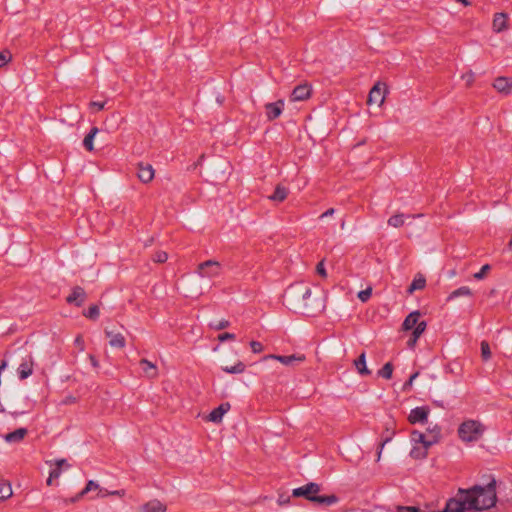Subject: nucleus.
<instances>
[{
	"label": "nucleus",
	"instance_id": "f257e3e1",
	"mask_svg": "<svg viewBox=\"0 0 512 512\" xmlns=\"http://www.w3.org/2000/svg\"><path fill=\"white\" fill-rule=\"evenodd\" d=\"M308 296L309 285L305 282H296L285 290L283 303L289 310L295 313L309 317L316 316L324 310L325 304L317 301L307 304L306 300Z\"/></svg>",
	"mask_w": 512,
	"mask_h": 512
},
{
	"label": "nucleus",
	"instance_id": "f03ea898",
	"mask_svg": "<svg viewBox=\"0 0 512 512\" xmlns=\"http://www.w3.org/2000/svg\"><path fill=\"white\" fill-rule=\"evenodd\" d=\"M460 492L467 496V504L473 509V512L490 509L497 501L494 478L485 486L474 485L468 489L460 488Z\"/></svg>",
	"mask_w": 512,
	"mask_h": 512
},
{
	"label": "nucleus",
	"instance_id": "7ed1b4c3",
	"mask_svg": "<svg viewBox=\"0 0 512 512\" xmlns=\"http://www.w3.org/2000/svg\"><path fill=\"white\" fill-rule=\"evenodd\" d=\"M321 491V485L315 482H309L301 487L292 490V497H303L306 500L324 506H331L339 501V497L335 494L318 495Z\"/></svg>",
	"mask_w": 512,
	"mask_h": 512
},
{
	"label": "nucleus",
	"instance_id": "20e7f679",
	"mask_svg": "<svg viewBox=\"0 0 512 512\" xmlns=\"http://www.w3.org/2000/svg\"><path fill=\"white\" fill-rule=\"evenodd\" d=\"M484 432V426L476 420H466L458 428V436L464 442L477 441Z\"/></svg>",
	"mask_w": 512,
	"mask_h": 512
},
{
	"label": "nucleus",
	"instance_id": "39448f33",
	"mask_svg": "<svg viewBox=\"0 0 512 512\" xmlns=\"http://www.w3.org/2000/svg\"><path fill=\"white\" fill-rule=\"evenodd\" d=\"M467 496L458 489L454 497L449 498L442 510L439 512H473V509L467 504Z\"/></svg>",
	"mask_w": 512,
	"mask_h": 512
},
{
	"label": "nucleus",
	"instance_id": "423d86ee",
	"mask_svg": "<svg viewBox=\"0 0 512 512\" xmlns=\"http://www.w3.org/2000/svg\"><path fill=\"white\" fill-rule=\"evenodd\" d=\"M222 272V265L216 260H207L200 263L197 267V273L200 277L215 278Z\"/></svg>",
	"mask_w": 512,
	"mask_h": 512
},
{
	"label": "nucleus",
	"instance_id": "0eeeda50",
	"mask_svg": "<svg viewBox=\"0 0 512 512\" xmlns=\"http://www.w3.org/2000/svg\"><path fill=\"white\" fill-rule=\"evenodd\" d=\"M268 359H274L279 361L285 366L294 367L295 365H298L305 361V356L303 354H292V355H266L262 358L263 361H266Z\"/></svg>",
	"mask_w": 512,
	"mask_h": 512
},
{
	"label": "nucleus",
	"instance_id": "6e6552de",
	"mask_svg": "<svg viewBox=\"0 0 512 512\" xmlns=\"http://www.w3.org/2000/svg\"><path fill=\"white\" fill-rule=\"evenodd\" d=\"M430 408L428 406H420L413 408L408 416V421L411 424L421 423L425 424L428 421Z\"/></svg>",
	"mask_w": 512,
	"mask_h": 512
},
{
	"label": "nucleus",
	"instance_id": "1a4fd4ad",
	"mask_svg": "<svg viewBox=\"0 0 512 512\" xmlns=\"http://www.w3.org/2000/svg\"><path fill=\"white\" fill-rule=\"evenodd\" d=\"M386 85L380 82L376 83L370 90L368 96V103H376L381 105L385 100Z\"/></svg>",
	"mask_w": 512,
	"mask_h": 512
},
{
	"label": "nucleus",
	"instance_id": "9d476101",
	"mask_svg": "<svg viewBox=\"0 0 512 512\" xmlns=\"http://www.w3.org/2000/svg\"><path fill=\"white\" fill-rule=\"evenodd\" d=\"M86 292L80 286H75L72 289V292L67 296L66 302L69 304H74L77 307H81L86 300Z\"/></svg>",
	"mask_w": 512,
	"mask_h": 512
},
{
	"label": "nucleus",
	"instance_id": "9b49d317",
	"mask_svg": "<svg viewBox=\"0 0 512 512\" xmlns=\"http://www.w3.org/2000/svg\"><path fill=\"white\" fill-rule=\"evenodd\" d=\"M284 109V101L278 100L276 102L267 103L265 105L266 116L269 121L277 119Z\"/></svg>",
	"mask_w": 512,
	"mask_h": 512
},
{
	"label": "nucleus",
	"instance_id": "f8f14e48",
	"mask_svg": "<svg viewBox=\"0 0 512 512\" xmlns=\"http://www.w3.org/2000/svg\"><path fill=\"white\" fill-rule=\"evenodd\" d=\"M311 87L308 84H300L296 86L291 95V101H304L311 96Z\"/></svg>",
	"mask_w": 512,
	"mask_h": 512
},
{
	"label": "nucleus",
	"instance_id": "ddd939ff",
	"mask_svg": "<svg viewBox=\"0 0 512 512\" xmlns=\"http://www.w3.org/2000/svg\"><path fill=\"white\" fill-rule=\"evenodd\" d=\"M154 169L148 163L140 162L138 164L137 176L143 183H149L154 178Z\"/></svg>",
	"mask_w": 512,
	"mask_h": 512
},
{
	"label": "nucleus",
	"instance_id": "4468645a",
	"mask_svg": "<svg viewBox=\"0 0 512 512\" xmlns=\"http://www.w3.org/2000/svg\"><path fill=\"white\" fill-rule=\"evenodd\" d=\"M101 487L99 486V484L93 480H89L85 486V488L79 492L76 496L74 497H71V498H68V499H64V503L67 505V504H72V503H75L77 501H79L84 495H86L87 493H89L90 491H94V490H98L100 489Z\"/></svg>",
	"mask_w": 512,
	"mask_h": 512
},
{
	"label": "nucleus",
	"instance_id": "2eb2a0df",
	"mask_svg": "<svg viewBox=\"0 0 512 512\" xmlns=\"http://www.w3.org/2000/svg\"><path fill=\"white\" fill-rule=\"evenodd\" d=\"M105 335L109 338V345L114 348H124L126 339L121 333H115L112 330L105 329Z\"/></svg>",
	"mask_w": 512,
	"mask_h": 512
},
{
	"label": "nucleus",
	"instance_id": "dca6fc26",
	"mask_svg": "<svg viewBox=\"0 0 512 512\" xmlns=\"http://www.w3.org/2000/svg\"><path fill=\"white\" fill-rule=\"evenodd\" d=\"M17 372L20 380H24L32 375L33 359L31 355H29L27 359L23 360V362L19 365Z\"/></svg>",
	"mask_w": 512,
	"mask_h": 512
},
{
	"label": "nucleus",
	"instance_id": "f3484780",
	"mask_svg": "<svg viewBox=\"0 0 512 512\" xmlns=\"http://www.w3.org/2000/svg\"><path fill=\"white\" fill-rule=\"evenodd\" d=\"M493 87L498 92L508 95L512 92V80L507 77H498L495 79Z\"/></svg>",
	"mask_w": 512,
	"mask_h": 512
},
{
	"label": "nucleus",
	"instance_id": "a211bd4d",
	"mask_svg": "<svg viewBox=\"0 0 512 512\" xmlns=\"http://www.w3.org/2000/svg\"><path fill=\"white\" fill-rule=\"evenodd\" d=\"M230 407L231 406L228 402L220 404L217 408L210 412L208 420L214 423L221 422L224 414L229 411Z\"/></svg>",
	"mask_w": 512,
	"mask_h": 512
},
{
	"label": "nucleus",
	"instance_id": "6ab92c4d",
	"mask_svg": "<svg viewBox=\"0 0 512 512\" xmlns=\"http://www.w3.org/2000/svg\"><path fill=\"white\" fill-rule=\"evenodd\" d=\"M420 316H421V314L419 311H413V312L409 313L402 323L403 330H405V331L412 330V329L414 330L415 327L418 326V324H420V322H421V321H419Z\"/></svg>",
	"mask_w": 512,
	"mask_h": 512
},
{
	"label": "nucleus",
	"instance_id": "aec40b11",
	"mask_svg": "<svg viewBox=\"0 0 512 512\" xmlns=\"http://www.w3.org/2000/svg\"><path fill=\"white\" fill-rule=\"evenodd\" d=\"M508 15L506 13H496L493 18V30L496 33L507 29Z\"/></svg>",
	"mask_w": 512,
	"mask_h": 512
},
{
	"label": "nucleus",
	"instance_id": "412c9836",
	"mask_svg": "<svg viewBox=\"0 0 512 512\" xmlns=\"http://www.w3.org/2000/svg\"><path fill=\"white\" fill-rule=\"evenodd\" d=\"M426 327H427L426 321H421L420 324H418V326L415 327V329L412 331L411 337L407 341V345L409 348H414L418 339L426 330Z\"/></svg>",
	"mask_w": 512,
	"mask_h": 512
},
{
	"label": "nucleus",
	"instance_id": "4be33fe9",
	"mask_svg": "<svg viewBox=\"0 0 512 512\" xmlns=\"http://www.w3.org/2000/svg\"><path fill=\"white\" fill-rule=\"evenodd\" d=\"M354 365L357 372L362 376L371 374V371L366 366V354L362 352L357 359L354 360Z\"/></svg>",
	"mask_w": 512,
	"mask_h": 512
},
{
	"label": "nucleus",
	"instance_id": "5701e85b",
	"mask_svg": "<svg viewBox=\"0 0 512 512\" xmlns=\"http://www.w3.org/2000/svg\"><path fill=\"white\" fill-rule=\"evenodd\" d=\"M411 439L415 443H421L426 448H429L435 444V440H430L429 437H427L424 433L417 430L412 431Z\"/></svg>",
	"mask_w": 512,
	"mask_h": 512
},
{
	"label": "nucleus",
	"instance_id": "b1692460",
	"mask_svg": "<svg viewBox=\"0 0 512 512\" xmlns=\"http://www.w3.org/2000/svg\"><path fill=\"white\" fill-rule=\"evenodd\" d=\"M140 366L142 367L144 373L149 378H155L158 375L157 367L155 364L150 362L147 359L140 360Z\"/></svg>",
	"mask_w": 512,
	"mask_h": 512
},
{
	"label": "nucleus",
	"instance_id": "393cba45",
	"mask_svg": "<svg viewBox=\"0 0 512 512\" xmlns=\"http://www.w3.org/2000/svg\"><path fill=\"white\" fill-rule=\"evenodd\" d=\"M288 196V189L285 186L277 185L272 195L268 198L274 202H283Z\"/></svg>",
	"mask_w": 512,
	"mask_h": 512
},
{
	"label": "nucleus",
	"instance_id": "a878e982",
	"mask_svg": "<svg viewBox=\"0 0 512 512\" xmlns=\"http://www.w3.org/2000/svg\"><path fill=\"white\" fill-rule=\"evenodd\" d=\"M28 433L26 428H18L13 432L6 434L5 440L9 443L19 442L21 441Z\"/></svg>",
	"mask_w": 512,
	"mask_h": 512
},
{
	"label": "nucleus",
	"instance_id": "bb28decb",
	"mask_svg": "<svg viewBox=\"0 0 512 512\" xmlns=\"http://www.w3.org/2000/svg\"><path fill=\"white\" fill-rule=\"evenodd\" d=\"M144 512H166V506L159 500H152L143 506Z\"/></svg>",
	"mask_w": 512,
	"mask_h": 512
},
{
	"label": "nucleus",
	"instance_id": "cd10ccee",
	"mask_svg": "<svg viewBox=\"0 0 512 512\" xmlns=\"http://www.w3.org/2000/svg\"><path fill=\"white\" fill-rule=\"evenodd\" d=\"M98 132L99 129L97 127H92L89 133L85 136L83 140V146L87 151L91 152L94 150L93 141Z\"/></svg>",
	"mask_w": 512,
	"mask_h": 512
},
{
	"label": "nucleus",
	"instance_id": "c85d7f7f",
	"mask_svg": "<svg viewBox=\"0 0 512 512\" xmlns=\"http://www.w3.org/2000/svg\"><path fill=\"white\" fill-rule=\"evenodd\" d=\"M426 285V279L422 275L416 276L408 288V293H413L415 290L423 289Z\"/></svg>",
	"mask_w": 512,
	"mask_h": 512
},
{
	"label": "nucleus",
	"instance_id": "c756f323",
	"mask_svg": "<svg viewBox=\"0 0 512 512\" xmlns=\"http://www.w3.org/2000/svg\"><path fill=\"white\" fill-rule=\"evenodd\" d=\"M245 364L241 361H238L235 365L233 366H223L221 369L226 372V373H229V374H241L245 371Z\"/></svg>",
	"mask_w": 512,
	"mask_h": 512
},
{
	"label": "nucleus",
	"instance_id": "7c9ffc66",
	"mask_svg": "<svg viewBox=\"0 0 512 512\" xmlns=\"http://www.w3.org/2000/svg\"><path fill=\"white\" fill-rule=\"evenodd\" d=\"M471 295H472V292H471L470 288L467 286H462V287L452 291L449 294L447 300L450 301V300H453L460 296H471Z\"/></svg>",
	"mask_w": 512,
	"mask_h": 512
},
{
	"label": "nucleus",
	"instance_id": "2f4dec72",
	"mask_svg": "<svg viewBox=\"0 0 512 512\" xmlns=\"http://www.w3.org/2000/svg\"><path fill=\"white\" fill-rule=\"evenodd\" d=\"M12 488L8 482L0 481V501H4L12 496Z\"/></svg>",
	"mask_w": 512,
	"mask_h": 512
},
{
	"label": "nucleus",
	"instance_id": "473e14b6",
	"mask_svg": "<svg viewBox=\"0 0 512 512\" xmlns=\"http://www.w3.org/2000/svg\"><path fill=\"white\" fill-rule=\"evenodd\" d=\"M428 449L422 445V447H413L410 451V456L413 459H424L427 457Z\"/></svg>",
	"mask_w": 512,
	"mask_h": 512
},
{
	"label": "nucleus",
	"instance_id": "72a5a7b5",
	"mask_svg": "<svg viewBox=\"0 0 512 512\" xmlns=\"http://www.w3.org/2000/svg\"><path fill=\"white\" fill-rule=\"evenodd\" d=\"M429 433V439L435 440V443L439 442L441 439V427L438 424L433 425L432 427L429 426L427 429Z\"/></svg>",
	"mask_w": 512,
	"mask_h": 512
},
{
	"label": "nucleus",
	"instance_id": "f704fd0d",
	"mask_svg": "<svg viewBox=\"0 0 512 512\" xmlns=\"http://www.w3.org/2000/svg\"><path fill=\"white\" fill-rule=\"evenodd\" d=\"M393 374V365L391 362H387L383 365V367L378 371V376L384 379H391Z\"/></svg>",
	"mask_w": 512,
	"mask_h": 512
},
{
	"label": "nucleus",
	"instance_id": "c9c22d12",
	"mask_svg": "<svg viewBox=\"0 0 512 512\" xmlns=\"http://www.w3.org/2000/svg\"><path fill=\"white\" fill-rule=\"evenodd\" d=\"M404 224V214H395L388 219V225L399 228Z\"/></svg>",
	"mask_w": 512,
	"mask_h": 512
},
{
	"label": "nucleus",
	"instance_id": "e433bc0d",
	"mask_svg": "<svg viewBox=\"0 0 512 512\" xmlns=\"http://www.w3.org/2000/svg\"><path fill=\"white\" fill-rule=\"evenodd\" d=\"M481 348V358L483 361H488L491 358V349L490 345L487 341L483 340L480 344Z\"/></svg>",
	"mask_w": 512,
	"mask_h": 512
},
{
	"label": "nucleus",
	"instance_id": "4c0bfd02",
	"mask_svg": "<svg viewBox=\"0 0 512 512\" xmlns=\"http://www.w3.org/2000/svg\"><path fill=\"white\" fill-rule=\"evenodd\" d=\"M100 311L98 305H91L83 315L91 320H96L99 317Z\"/></svg>",
	"mask_w": 512,
	"mask_h": 512
},
{
	"label": "nucleus",
	"instance_id": "58836bf2",
	"mask_svg": "<svg viewBox=\"0 0 512 512\" xmlns=\"http://www.w3.org/2000/svg\"><path fill=\"white\" fill-rule=\"evenodd\" d=\"M108 495L124 496L125 495V491L124 490L108 491L105 488H100L99 491H98V494H97V496L101 497V498H104V497H106Z\"/></svg>",
	"mask_w": 512,
	"mask_h": 512
},
{
	"label": "nucleus",
	"instance_id": "ea45409f",
	"mask_svg": "<svg viewBox=\"0 0 512 512\" xmlns=\"http://www.w3.org/2000/svg\"><path fill=\"white\" fill-rule=\"evenodd\" d=\"M12 59V54L9 50L4 49L0 51V68L4 67Z\"/></svg>",
	"mask_w": 512,
	"mask_h": 512
},
{
	"label": "nucleus",
	"instance_id": "a19ab883",
	"mask_svg": "<svg viewBox=\"0 0 512 512\" xmlns=\"http://www.w3.org/2000/svg\"><path fill=\"white\" fill-rule=\"evenodd\" d=\"M168 259V254L165 251H157L153 254L152 260L155 263H164Z\"/></svg>",
	"mask_w": 512,
	"mask_h": 512
},
{
	"label": "nucleus",
	"instance_id": "79ce46f5",
	"mask_svg": "<svg viewBox=\"0 0 512 512\" xmlns=\"http://www.w3.org/2000/svg\"><path fill=\"white\" fill-rule=\"evenodd\" d=\"M230 326V322L228 320L222 319L217 322H213L210 324V327L215 330H222Z\"/></svg>",
	"mask_w": 512,
	"mask_h": 512
},
{
	"label": "nucleus",
	"instance_id": "37998d69",
	"mask_svg": "<svg viewBox=\"0 0 512 512\" xmlns=\"http://www.w3.org/2000/svg\"><path fill=\"white\" fill-rule=\"evenodd\" d=\"M419 374H420V373H419L418 371H416V372H414V373L409 377V379H408V380L404 383V385H403L402 390H403L404 392H407V391H409V390L412 388V386H413V382H414V380L419 376Z\"/></svg>",
	"mask_w": 512,
	"mask_h": 512
},
{
	"label": "nucleus",
	"instance_id": "c03bdc74",
	"mask_svg": "<svg viewBox=\"0 0 512 512\" xmlns=\"http://www.w3.org/2000/svg\"><path fill=\"white\" fill-rule=\"evenodd\" d=\"M491 270V266L489 264H485L481 267L480 271L474 274V278L476 280H482L486 273Z\"/></svg>",
	"mask_w": 512,
	"mask_h": 512
},
{
	"label": "nucleus",
	"instance_id": "a18cd8bd",
	"mask_svg": "<svg viewBox=\"0 0 512 512\" xmlns=\"http://www.w3.org/2000/svg\"><path fill=\"white\" fill-rule=\"evenodd\" d=\"M371 294H372V289L371 288H367L365 290H361L358 293V298H359L360 301L366 302L371 297Z\"/></svg>",
	"mask_w": 512,
	"mask_h": 512
},
{
	"label": "nucleus",
	"instance_id": "49530a36",
	"mask_svg": "<svg viewBox=\"0 0 512 512\" xmlns=\"http://www.w3.org/2000/svg\"><path fill=\"white\" fill-rule=\"evenodd\" d=\"M315 301L320 302V303H324V300H323V298L321 297V295H320V294H318V295H313V294H312V290H311V288L309 287V296L307 297L306 303H307V304H309V303L311 304L312 302H315Z\"/></svg>",
	"mask_w": 512,
	"mask_h": 512
},
{
	"label": "nucleus",
	"instance_id": "de8ad7c7",
	"mask_svg": "<svg viewBox=\"0 0 512 512\" xmlns=\"http://www.w3.org/2000/svg\"><path fill=\"white\" fill-rule=\"evenodd\" d=\"M277 503L280 506L289 504L290 503V496L285 494V493L279 494L278 499H277Z\"/></svg>",
	"mask_w": 512,
	"mask_h": 512
},
{
	"label": "nucleus",
	"instance_id": "09e8293b",
	"mask_svg": "<svg viewBox=\"0 0 512 512\" xmlns=\"http://www.w3.org/2000/svg\"><path fill=\"white\" fill-rule=\"evenodd\" d=\"M250 347L253 351V353H260L263 351V345L262 343L258 342V341H251L250 342Z\"/></svg>",
	"mask_w": 512,
	"mask_h": 512
},
{
	"label": "nucleus",
	"instance_id": "8fccbe9b",
	"mask_svg": "<svg viewBox=\"0 0 512 512\" xmlns=\"http://www.w3.org/2000/svg\"><path fill=\"white\" fill-rule=\"evenodd\" d=\"M235 337H236L235 334L225 332V333H222V334L218 335V340L220 342H225L227 340H234Z\"/></svg>",
	"mask_w": 512,
	"mask_h": 512
},
{
	"label": "nucleus",
	"instance_id": "3c124183",
	"mask_svg": "<svg viewBox=\"0 0 512 512\" xmlns=\"http://www.w3.org/2000/svg\"><path fill=\"white\" fill-rule=\"evenodd\" d=\"M105 104L106 102L105 101H92L90 103V107L95 109L96 111H101L105 108Z\"/></svg>",
	"mask_w": 512,
	"mask_h": 512
},
{
	"label": "nucleus",
	"instance_id": "603ef678",
	"mask_svg": "<svg viewBox=\"0 0 512 512\" xmlns=\"http://www.w3.org/2000/svg\"><path fill=\"white\" fill-rule=\"evenodd\" d=\"M75 346L80 350L84 351L85 345H84V339L81 335H78L74 340Z\"/></svg>",
	"mask_w": 512,
	"mask_h": 512
},
{
	"label": "nucleus",
	"instance_id": "864d4df0",
	"mask_svg": "<svg viewBox=\"0 0 512 512\" xmlns=\"http://www.w3.org/2000/svg\"><path fill=\"white\" fill-rule=\"evenodd\" d=\"M463 79L466 80L467 86H471L475 79V74L472 71H469L467 74L463 75Z\"/></svg>",
	"mask_w": 512,
	"mask_h": 512
},
{
	"label": "nucleus",
	"instance_id": "5fc2aeb1",
	"mask_svg": "<svg viewBox=\"0 0 512 512\" xmlns=\"http://www.w3.org/2000/svg\"><path fill=\"white\" fill-rule=\"evenodd\" d=\"M316 272L322 276V277H326L327 276V273H326V269L324 267V263L323 261L319 262L316 266Z\"/></svg>",
	"mask_w": 512,
	"mask_h": 512
},
{
	"label": "nucleus",
	"instance_id": "6e6d98bb",
	"mask_svg": "<svg viewBox=\"0 0 512 512\" xmlns=\"http://www.w3.org/2000/svg\"><path fill=\"white\" fill-rule=\"evenodd\" d=\"M49 475H50V478H55V479L59 478L61 475V468L56 466L54 469H52L50 471Z\"/></svg>",
	"mask_w": 512,
	"mask_h": 512
},
{
	"label": "nucleus",
	"instance_id": "4d7b16f0",
	"mask_svg": "<svg viewBox=\"0 0 512 512\" xmlns=\"http://www.w3.org/2000/svg\"><path fill=\"white\" fill-rule=\"evenodd\" d=\"M55 465L60 467V468H62L63 466H65L66 468L70 467V464L67 463L66 459H57V460H55Z\"/></svg>",
	"mask_w": 512,
	"mask_h": 512
},
{
	"label": "nucleus",
	"instance_id": "13d9d810",
	"mask_svg": "<svg viewBox=\"0 0 512 512\" xmlns=\"http://www.w3.org/2000/svg\"><path fill=\"white\" fill-rule=\"evenodd\" d=\"M335 213V209L334 208H329L328 210H326L324 213H322L320 215V219H323V218H326V217H330L332 216L333 214Z\"/></svg>",
	"mask_w": 512,
	"mask_h": 512
},
{
	"label": "nucleus",
	"instance_id": "bf43d9fd",
	"mask_svg": "<svg viewBox=\"0 0 512 512\" xmlns=\"http://www.w3.org/2000/svg\"><path fill=\"white\" fill-rule=\"evenodd\" d=\"M89 360H90V362H91V365H92L94 368H98V367H99V362H98L97 358H96L94 355L90 354V355H89Z\"/></svg>",
	"mask_w": 512,
	"mask_h": 512
},
{
	"label": "nucleus",
	"instance_id": "052dcab7",
	"mask_svg": "<svg viewBox=\"0 0 512 512\" xmlns=\"http://www.w3.org/2000/svg\"><path fill=\"white\" fill-rule=\"evenodd\" d=\"M390 439H391V438H389V437H388V438H386L384 441L380 442V444H379V450H378V459L380 458V455H381V453H382V449H383L384 445H385L388 441H390Z\"/></svg>",
	"mask_w": 512,
	"mask_h": 512
},
{
	"label": "nucleus",
	"instance_id": "680f3d73",
	"mask_svg": "<svg viewBox=\"0 0 512 512\" xmlns=\"http://www.w3.org/2000/svg\"><path fill=\"white\" fill-rule=\"evenodd\" d=\"M432 403H433L436 407L444 408V402H443V401L433 400V401H432Z\"/></svg>",
	"mask_w": 512,
	"mask_h": 512
},
{
	"label": "nucleus",
	"instance_id": "e2e57ef3",
	"mask_svg": "<svg viewBox=\"0 0 512 512\" xmlns=\"http://www.w3.org/2000/svg\"><path fill=\"white\" fill-rule=\"evenodd\" d=\"M53 479H54V478H50V476L48 477V479H47V481H46L48 486L52 485V481H53Z\"/></svg>",
	"mask_w": 512,
	"mask_h": 512
},
{
	"label": "nucleus",
	"instance_id": "0e129e2a",
	"mask_svg": "<svg viewBox=\"0 0 512 512\" xmlns=\"http://www.w3.org/2000/svg\"><path fill=\"white\" fill-rule=\"evenodd\" d=\"M345 226V221L343 220L342 223H341V228L343 229Z\"/></svg>",
	"mask_w": 512,
	"mask_h": 512
},
{
	"label": "nucleus",
	"instance_id": "69168bd1",
	"mask_svg": "<svg viewBox=\"0 0 512 512\" xmlns=\"http://www.w3.org/2000/svg\"><path fill=\"white\" fill-rule=\"evenodd\" d=\"M508 245L510 246V248L512 247V238L510 239V241H509V244H508Z\"/></svg>",
	"mask_w": 512,
	"mask_h": 512
}]
</instances>
